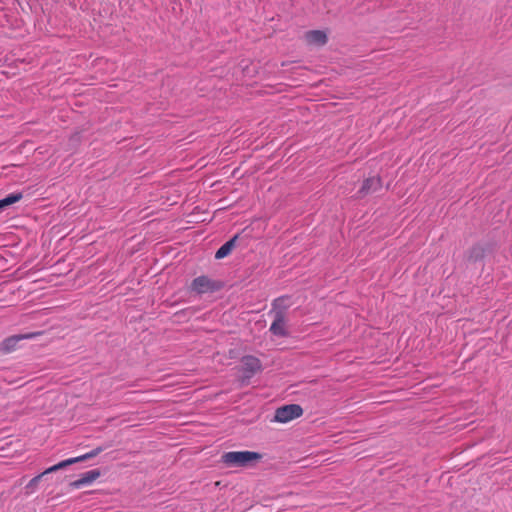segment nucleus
<instances>
[{"label": "nucleus", "mask_w": 512, "mask_h": 512, "mask_svg": "<svg viewBox=\"0 0 512 512\" xmlns=\"http://www.w3.org/2000/svg\"><path fill=\"white\" fill-rule=\"evenodd\" d=\"M304 39L308 45L324 46L327 43V34L322 30H310L305 33Z\"/></svg>", "instance_id": "obj_7"}, {"label": "nucleus", "mask_w": 512, "mask_h": 512, "mask_svg": "<svg viewBox=\"0 0 512 512\" xmlns=\"http://www.w3.org/2000/svg\"><path fill=\"white\" fill-rule=\"evenodd\" d=\"M57 471H59L58 468L56 467V465H53V466L47 468L46 470H44L41 474H43V476H44V475H47V474H50L53 472H57Z\"/></svg>", "instance_id": "obj_16"}, {"label": "nucleus", "mask_w": 512, "mask_h": 512, "mask_svg": "<svg viewBox=\"0 0 512 512\" xmlns=\"http://www.w3.org/2000/svg\"><path fill=\"white\" fill-rule=\"evenodd\" d=\"M248 233L246 232V229H244L241 233L236 234L233 236L230 240L225 242L223 245L220 246V248L215 253L216 259H223L227 257L235 247L236 243H239V245L247 246Z\"/></svg>", "instance_id": "obj_4"}, {"label": "nucleus", "mask_w": 512, "mask_h": 512, "mask_svg": "<svg viewBox=\"0 0 512 512\" xmlns=\"http://www.w3.org/2000/svg\"><path fill=\"white\" fill-rule=\"evenodd\" d=\"M303 414V409L298 404H288L276 409L272 422L287 423Z\"/></svg>", "instance_id": "obj_2"}, {"label": "nucleus", "mask_w": 512, "mask_h": 512, "mask_svg": "<svg viewBox=\"0 0 512 512\" xmlns=\"http://www.w3.org/2000/svg\"><path fill=\"white\" fill-rule=\"evenodd\" d=\"M43 477V474H38L36 475L35 477H33L26 485L25 489L27 491V493H32L35 491L38 483L40 482V480L42 479Z\"/></svg>", "instance_id": "obj_13"}, {"label": "nucleus", "mask_w": 512, "mask_h": 512, "mask_svg": "<svg viewBox=\"0 0 512 512\" xmlns=\"http://www.w3.org/2000/svg\"><path fill=\"white\" fill-rule=\"evenodd\" d=\"M273 316V321L270 326V331L276 336H285L287 334L285 329V317L281 312H277Z\"/></svg>", "instance_id": "obj_8"}, {"label": "nucleus", "mask_w": 512, "mask_h": 512, "mask_svg": "<svg viewBox=\"0 0 512 512\" xmlns=\"http://www.w3.org/2000/svg\"><path fill=\"white\" fill-rule=\"evenodd\" d=\"M290 306L289 298L280 297L273 302L272 310L270 311L271 315H275L277 312H281V314L285 317V312Z\"/></svg>", "instance_id": "obj_10"}, {"label": "nucleus", "mask_w": 512, "mask_h": 512, "mask_svg": "<svg viewBox=\"0 0 512 512\" xmlns=\"http://www.w3.org/2000/svg\"><path fill=\"white\" fill-rule=\"evenodd\" d=\"M37 335L38 333H24L7 337L0 343V351L3 353H11L17 349L20 341L25 339H33Z\"/></svg>", "instance_id": "obj_5"}, {"label": "nucleus", "mask_w": 512, "mask_h": 512, "mask_svg": "<svg viewBox=\"0 0 512 512\" xmlns=\"http://www.w3.org/2000/svg\"><path fill=\"white\" fill-rule=\"evenodd\" d=\"M381 186V180L378 177H370L366 179L359 190L361 195H366L371 192L377 191Z\"/></svg>", "instance_id": "obj_9"}, {"label": "nucleus", "mask_w": 512, "mask_h": 512, "mask_svg": "<svg viewBox=\"0 0 512 512\" xmlns=\"http://www.w3.org/2000/svg\"><path fill=\"white\" fill-rule=\"evenodd\" d=\"M255 369H256V368H255L254 366H252V365H251V366H249V371H250V372H254V371H255Z\"/></svg>", "instance_id": "obj_17"}, {"label": "nucleus", "mask_w": 512, "mask_h": 512, "mask_svg": "<svg viewBox=\"0 0 512 512\" xmlns=\"http://www.w3.org/2000/svg\"><path fill=\"white\" fill-rule=\"evenodd\" d=\"M221 288L219 282L210 279L207 276L201 275L194 278L190 285V291L198 295L212 293Z\"/></svg>", "instance_id": "obj_3"}, {"label": "nucleus", "mask_w": 512, "mask_h": 512, "mask_svg": "<svg viewBox=\"0 0 512 512\" xmlns=\"http://www.w3.org/2000/svg\"><path fill=\"white\" fill-rule=\"evenodd\" d=\"M75 463H77V460H76L75 457H73V458L65 459V460H63V461H61V462H59V463H57L55 465L58 468V470H61V469H64V468H66V467H68V466H70L72 464H75Z\"/></svg>", "instance_id": "obj_15"}, {"label": "nucleus", "mask_w": 512, "mask_h": 512, "mask_svg": "<svg viewBox=\"0 0 512 512\" xmlns=\"http://www.w3.org/2000/svg\"><path fill=\"white\" fill-rule=\"evenodd\" d=\"M22 198L23 194L21 192H15L6 195L4 198L0 199V210L20 201Z\"/></svg>", "instance_id": "obj_11"}, {"label": "nucleus", "mask_w": 512, "mask_h": 512, "mask_svg": "<svg viewBox=\"0 0 512 512\" xmlns=\"http://www.w3.org/2000/svg\"><path fill=\"white\" fill-rule=\"evenodd\" d=\"M102 450H103L102 447H96L95 449H93L83 455L75 457L77 460V463L86 461L88 459H91V458L97 456L98 454H100L102 452Z\"/></svg>", "instance_id": "obj_12"}, {"label": "nucleus", "mask_w": 512, "mask_h": 512, "mask_svg": "<svg viewBox=\"0 0 512 512\" xmlns=\"http://www.w3.org/2000/svg\"><path fill=\"white\" fill-rule=\"evenodd\" d=\"M483 256H484V249L482 247H480V246H474L470 250L469 258L473 259L474 261H477V260L481 259Z\"/></svg>", "instance_id": "obj_14"}, {"label": "nucleus", "mask_w": 512, "mask_h": 512, "mask_svg": "<svg viewBox=\"0 0 512 512\" xmlns=\"http://www.w3.org/2000/svg\"><path fill=\"white\" fill-rule=\"evenodd\" d=\"M101 472L99 469H92L80 475V477L71 482L70 486L74 489H80L91 485L97 478H99Z\"/></svg>", "instance_id": "obj_6"}, {"label": "nucleus", "mask_w": 512, "mask_h": 512, "mask_svg": "<svg viewBox=\"0 0 512 512\" xmlns=\"http://www.w3.org/2000/svg\"><path fill=\"white\" fill-rule=\"evenodd\" d=\"M221 461L232 468L247 467L256 461V451H230L221 456Z\"/></svg>", "instance_id": "obj_1"}]
</instances>
